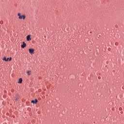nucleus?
<instances>
[{
  "mask_svg": "<svg viewBox=\"0 0 124 124\" xmlns=\"http://www.w3.org/2000/svg\"><path fill=\"white\" fill-rule=\"evenodd\" d=\"M31 103H33V104H35V101L32 100L31 101Z\"/></svg>",
  "mask_w": 124,
  "mask_h": 124,
  "instance_id": "obj_10",
  "label": "nucleus"
},
{
  "mask_svg": "<svg viewBox=\"0 0 124 124\" xmlns=\"http://www.w3.org/2000/svg\"><path fill=\"white\" fill-rule=\"evenodd\" d=\"M29 53L30 54H34V49L33 48H30L29 49Z\"/></svg>",
  "mask_w": 124,
  "mask_h": 124,
  "instance_id": "obj_3",
  "label": "nucleus"
},
{
  "mask_svg": "<svg viewBox=\"0 0 124 124\" xmlns=\"http://www.w3.org/2000/svg\"><path fill=\"white\" fill-rule=\"evenodd\" d=\"M6 60L7 61H6V62H9V58H8Z\"/></svg>",
  "mask_w": 124,
  "mask_h": 124,
  "instance_id": "obj_12",
  "label": "nucleus"
},
{
  "mask_svg": "<svg viewBox=\"0 0 124 124\" xmlns=\"http://www.w3.org/2000/svg\"><path fill=\"white\" fill-rule=\"evenodd\" d=\"M26 46H27V44L25 43V42H23L22 45H21V48H22V49H24V48H25Z\"/></svg>",
  "mask_w": 124,
  "mask_h": 124,
  "instance_id": "obj_5",
  "label": "nucleus"
},
{
  "mask_svg": "<svg viewBox=\"0 0 124 124\" xmlns=\"http://www.w3.org/2000/svg\"><path fill=\"white\" fill-rule=\"evenodd\" d=\"M118 44H119L118 42L115 43V45H118Z\"/></svg>",
  "mask_w": 124,
  "mask_h": 124,
  "instance_id": "obj_13",
  "label": "nucleus"
},
{
  "mask_svg": "<svg viewBox=\"0 0 124 124\" xmlns=\"http://www.w3.org/2000/svg\"><path fill=\"white\" fill-rule=\"evenodd\" d=\"M0 24H2V21L0 22Z\"/></svg>",
  "mask_w": 124,
  "mask_h": 124,
  "instance_id": "obj_14",
  "label": "nucleus"
},
{
  "mask_svg": "<svg viewBox=\"0 0 124 124\" xmlns=\"http://www.w3.org/2000/svg\"><path fill=\"white\" fill-rule=\"evenodd\" d=\"M20 95H19V94L16 93V96L14 97V100L16 102V101H17L18 100V99H20Z\"/></svg>",
  "mask_w": 124,
  "mask_h": 124,
  "instance_id": "obj_2",
  "label": "nucleus"
},
{
  "mask_svg": "<svg viewBox=\"0 0 124 124\" xmlns=\"http://www.w3.org/2000/svg\"><path fill=\"white\" fill-rule=\"evenodd\" d=\"M3 61H4L5 62H6V61H7V59H6V57H4L3 58Z\"/></svg>",
  "mask_w": 124,
  "mask_h": 124,
  "instance_id": "obj_8",
  "label": "nucleus"
},
{
  "mask_svg": "<svg viewBox=\"0 0 124 124\" xmlns=\"http://www.w3.org/2000/svg\"><path fill=\"white\" fill-rule=\"evenodd\" d=\"M17 16H18V18L20 19H23V20H25V19H26V15H21V13H18L17 14Z\"/></svg>",
  "mask_w": 124,
  "mask_h": 124,
  "instance_id": "obj_1",
  "label": "nucleus"
},
{
  "mask_svg": "<svg viewBox=\"0 0 124 124\" xmlns=\"http://www.w3.org/2000/svg\"><path fill=\"white\" fill-rule=\"evenodd\" d=\"M28 75H29V76H30V75H31V71H28L27 72Z\"/></svg>",
  "mask_w": 124,
  "mask_h": 124,
  "instance_id": "obj_7",
  "label": "nucleus"
},
{
  "mask_svg": "<svg viewBox=\"0 0 124 124\" xmlns=\"http://www.w3.org/2000/svg\"><path fill=\"white\" fill-rule=\"evenodd\" d=\"M34 101H35V104H36L37 102H38V100H37V99H35L34 100Z\"/></svg>",
  "mask_w": 124,
  "mask_h": 124,
  "instance_id": "obj_9",
  "label": "nucleus"
},
{
  "mask_svg": "<svg viewBox=\"0 0 124 124\" xmlns=\"http://www.w3.org/2000/svg\"><path fill=\"white\" fill-rule=\"evenodd\" d=\"M27 41H31V35H27Z\"/></svg>",
  "mask_w": 124,
  "mask_h": 124,
  "instance_id": "obj_4",
  "label": "nucleus"
},
{
  "mask_svg": "<svg viewBox=\"0 0 124 124\" xmlns=\"http://www.w3.org/2000/svg\"><path fill=\"white\" fill-rule=\"evenodd\" d=\"M12 60V58L10 57V58H9V62H11V61Z\"/></svg>",
  "mask_w": 124,
  "mask_h": 124,
  "instance_id": "obj_11",
  "label": "nucleus"
},
{
  "mask_svg": "<svg viewBox=\"0 0 124 124\" xmlns=\"http://www.w3.org/2000/svg\"><path fill=\"white\" fill-rule=\"evenodd\" d=\"M23 82V79L22 78H20L18 80V81L17 82V83L18 84H21V83H22Z\"/></svg>",
  "mask_w": 124,
  "mask_h": 124,
  "instance_id": "obj_6",
  "label": "nucleus"
}]
</instances>
